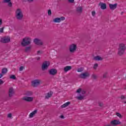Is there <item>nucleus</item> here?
Instances as JSON below:
<instances>
[{
    "label": "nucleus",
    "instance_id": "obj_1",
    "mask_svg": "<svg viewBox=\"0 0 126 126\" xmlns=\"http://www.w3.org/2000/svg\"><path fill=\"white\" fill-rule=\"evenodd\" d=\"M126 44L125 43H120L119 45L118 48V54L119 56H123L124 54H125V52H126Z\"/></svg>",
    "mask_w": 126,
    "mask_h": 126
},
{
    "label": "nucleus",
    "instance_id": "obj_2",
    "mask_svg": "<svg viewBox=\"0 0 126 126\" xmlns=\"http://www.w3.org/2000/svg\"><path fill=\"white\" fill-rule=\"evenodd\" d=\"M15 17L17 20H22L23 19V13L20 9L18 8L16 10Z\"/></svg>",
    "mask_w": 126,
    "mask_h": 126
},
{
    "label": "nucleus",
    "instance_id": "obj_3",
    "mask_svg": "<svg viewBox=\"0 0 126 126\" xmlns=\"http://www.w3.org/2000/svg\"><path fill=\"white\" fill-rule=\"evenodd\" d=\"M31 44V38L29 37H25L23 38L22 42H21L22 46L25 47L28 46Z\"/></svg>",
    "mask_w": 126,
    "mask_h": 126
},
{
    "label": "nucleus",
    "instance_id": "obj_4",
    "mask_svg": "<svg viewBox=\"0 0 126 126\" xmlns=\"http://www.w3.org/2000/svg\"><path fill=\"white\" fill-rule=\"evenodd\" d=\"M49 65H50V63L48 61L44 62L42 65L41 68L42 70L43 71L48 69V67H49Z\"/></svg>",
    "mask_w": 126,
    "mask_h": 126
},
{
    "label": "nucleus",
    "instance_id": "obj_5",
    "mask_svg": "<svg viewBox=\"0 0 126 126\" xmlns=\"http://www.w3.org/2000/svg\"><path fill=\"white\" fill-rule=\"evenodd\" d=\"M79 76L80 78L85 79L87 78V77H89V76H90V74L88 73V72H85L84 73L80 74Z\"/></svg>",
    "mask_w": 126,
    "mask_h": 126
},
{
    "label": "nucleus",
    "instance_id": "obj_6",
    "mask_svg": "<svg viewBox=\"0 0 126 126\" xmlns=\"http://www.w3.org/2000/svg\"><path fill=\"white\" fill-rule=\"evenodd\" d=\"M34 99V97L31 96H24L22 98V100L26 101V102H32Z\"/></svg>",
    "mask_w": 126,
    "mask_h": 126
},
{
    "label": "nucleus",
    "instance_id": "obj_7",
    "mask_svg": "<svg viewBox=\"0 0 126 126\" xmlns=\"http://www.w3.org/2000/svg\"><path fill=\"white\" fill-rule=\"evenodd\" d=\"M69 50L70 53H74L75 51H76V45L72 44L70 45Z\"/></svg>",
    "mask_w": 126,
    "mask_h": 126
},
{
    "label": "nucleus",
    "instance_id": "obj_8",
    "mask_svg": "<svg viewBox=\"0 0 126 126\" xmlns=\"http://www.w3.org/2000/svg\"><path fill=\"white\" fill-rule=\"evenodd\" d=\"M10 41V38L9 36H5L1 39V43H8Z\"/></svg>",
    "mask_w": 126,
    "mask_h": 126
},
{
    "label": "nucleus",
    "instance_id": "obj_9",
    "mask_svg": "<svg viewBox=\"0 0 126 126\" xmlns=\"http://www.w3.org/2000/svg\"><path fill=\"white\" fill-rule=\"evenodd\" d=\"M65 19V18L64 17H62L61 18H56L53 20V22H55V23H59L61 22V21H63Z\"/></svg>",
    "mask_w": 126,
    "mask_h": 126
},
{
    "label": "nucleus",
    "instance_id": "obj_10",
    "mask_svg": "<svg viewBox=\"0 0 126 126\" xmlns=\"http://www.w3.org/2000/svg\"><path fill=\"white\" fill-rule=\"evenodd\" d=\"M33 42L35 45H37L38 46H42V45H43V42L42 40L38 38L34 39Z\"/></svg>",
    "mask_w": 126,
    "mask_h": 126
},
{
    "label": "nucleus",
    "instance_id": "obj_11",
    "mask_svg": "<svg viewBox=\"0 0 126 126\" xmlns=\"http://www.w3.org/2000/svg\"><path fill=\"white\" fill-rule=\"evenodd\" d=\"M32 86L33 87H37L38 85H40V80H35L32 82Z\"/></svg>",
    "mask_w": 126,
    "mask_h": 126
},
{
    "label": "nucleus",
    "instance_id": "obj_12",
    "mask_svg": "<svg viewBox=\"0 0 126 126\" xmlns=\"http://www.w3.org/2000/svg\"><path fill=\"white\" fill-rule=\"evenodd\" d=\"M110 124L112 125V126H118L119 125H121L122 123L120 121V120H114L110 122Z\"/></svg>",
    "mask_w": 126,
    "mask_h": 126
},
{
    "label": "nucleus",
    "instance_id": "obj_13",
    "mask_svg": "<svg viewBox=\"0 0 126 126\" xmlns=\"http://www.w3.org/2000/svg\"><path fill=\"white\" fill-rule=\"evenodd\" d=\"M109 8L111 10H115L117 7H118V4L117 3H115L114 4H109Z\"/></svg>",
    "mask_w": 126,
    "mask_h": 126
},
{
    "label": "nucleus",
    "instance_id": "obj_14",
    "mask_svg": "<svg viewBox=\"0 0 126 126\" xmlns=\"http://www.w3.org/2000/svg\"><path fill=\"white\" fill-rule=\"evenodd\" d=\"M58 71L56 69H51L49 70V73L50 75H55L57 74Z\"/></svg>",
    "mask_w": 126,
    "mask_h": 126
},
{
    "label": "nucleus",
    "instance_id": "obj_15",
    "mask_svg": "<svg viewBox=\"0 0 126 126\" xmlns=\"http://www.w3.org/2000/svg\"><path fill=\"white\" fill-rule=\"evenodd\" d=\"M98 5H99V6H100V8L101 9H106V8H107V5L105 3L100 2L98 3Z\"/></svg>",
    "mask_w": 126,
    "mask_h": 126
},
{
    "label": "nucleus",
    "instance_id": "obj_16",
    "mask_svg": "<svg viewBox=\"0 0 126 126\" xmlns=\"http://www.w3.org/2000/svg\"><path fill=\"white\" fill-rule=\"evenodd\" d=\"M3 2H4V3H8L7 5L9 7H11L12 6V2H11V0H3Z\"/></svg>",
    "mask_w": 126,
    "mask_h": 126
},
{
    "label": "nucleus",
    "instance_id": "obj_17",
    "mask_svg": "<svg viewBox=\"0 0 126 126\" xmlns=\"http://www.w3.org/2000/svg\"><path fill=\"white\" fill-rule=\"evenodd\" d=\"M76 11L77 13H79V14H81L83 11V8L81 6H78L76 9Z\"/></svg>",
    "mask_w": 126,
    "mask_h": 126
},
{
    "label": "nucleus",
    "instance_id": "obj_18",
    "mask_svg": "<svg viewBox=\"0 0 126 126\" xmlns=\"http://www.w3.org/2000/svg\"><path fill=\"white\" fill-rule=\"evenodd\" d=\"M14 92L13 91V88H10L9 90V97H11L13 96Z\"/></svg>",
    "mask_w": 126,
    "mask_h": 126
},
{
    "label": "nucleus",
    "instance_id": "obj_19",
    "mask_svg": "<svg viewBox=\"0 0 126 126\" xmlns=\"http://www.w3.org/2000/svg\"><path fill=\"white\" fill-rule=\"evenodd\" d=\"M70 104V102L68 101L65 103L64 104H63V105H62L61 106V108L62 109H63V108H66V107H67Z\"/></svg>",
    "mask_w": 126,
    "mask_h": 126
},
{
    "label": "nucleus",
    "instance_id": "obj_20",
    "mask_svg": "<svg viewBox=\"0 0 126 126\" xmlns=\"http://www.w3.org/2000/svg\"><path fill=\"white\" fill-rule=\"evenodd\" d=\"M94 61H103V58L100 56H97L94 57Z\"/></svg>",
    "mask_w": 126,
    "mask_h": 126
},
{
    "label": "nucleus",
    "instance_id": "obj_21",
    "mask_svg": "<svg viewBox=\"0 0 126 126\" xmlns=\"http://www.w3.org/2000/svg\"><path fill=\"white\" fill-rule=\"evenodd\" d=\"M71 69V66H66L64 68V71L65 72H67L68 70H70Z\"/></svg>",
    "mask_w": 126,
    "mask_h": 126
},
{
    "label": "nucleus",
    "instance_id": "obj_22",
    "mask_svg": "<svg viewBox=\"0 0 126 126\" xmlns=\"http://www.w3.org/2000/svg\"><path fill=\"white\" fill-rule=\"evenodd\" d=\"M52 95H53V92H50L48 93L45 96V98L49 99V98H51V97H52Z\"/></svg>",
    "mask_w": 126,
    "mask_h": 126
},
{
    "label": "nucleus",
    "instance_id": "obj_23",
    "mask_svg": "<svg viewBox=\"0 0 126 126\" xmlns=\"http://www.w3.org/2000/svg\"><path fill=\"white\" fill-rule=\"evenodd\" d=\"M76 98L79 101H81L84 99V95H81V94H80L79 96H76Z\"/></svg>",
    "mask_w": 126,
    "mask_h": 126
},
{
    "label": "nucleus",
    "instance_id": "obj_24",
    "mask_svg": "<svg viewBox=\"0 0 126 126\" xmlns=\"http://www.w3.org/2000/svg\"><path fill=\"white\" fill-rule=\"evenodd\" d=\"M25 95L26 96H32V95H33V93H32V92L28 91L25 94Z\"/></svg>",
    "mask_w": 126,
    "mask_h": 126
},
{
    "label": "nucleus",
    "instance_id": "obj_25",
    "mask_svg": "<svg viewBox=\"0 0 126 126\" xmlns=\"http://www.w3.org/2000/svg\"><path fill=\"white\" fill-rule=\"evenodd\" d=\"M6 72H7V68H3L2 69L1 73L4 75V74H6Z\"/></svg>",
    "mask_w": 126,
    "mask_h": 126
},
{
    "label": "nucleus",
    "instance_id": "obj_26",
    "mask_svg": "<svg viewBox=\"0 0 126 126\" xmlns=\"http://www.w3.org/2000/svg\"><path fill=\"white\" fill-rule=\"evenodd\" d=\"M92 79L96 80L97 79V78H98V76H97V75L93 74V75H92Z\"/></svg>",
    "mask_w": 126,
    "mask_h": 126
},
{
    "label": "nucleus",
    "instance_id": "obj_27",
    "mask_svg": "<svg viewBox=\"0 0 126 126\" xmlns=\"http://www.w3.org/2000/svg\"><path fill=\"white\" fill-rule=\"evenodd\" d=\"M116 116H117V117L120 118V119H122V118H123V116H122V114L120 113L117 112L116 113Z\"/></svg>",
    "mask_w": 126,
    "mask_h": 126
},
{
    "label": "nucleus",
    "instance_id": "obj_28",
    "mask_svg": "<svg viewBox=\"0 0 126 126\" xmlns=\"http://www.w3.org/2000/svg\"><path fill=\"white\" fill-rule=\"evenodd\" d=\"M31 50V46L27 47L25 49V52L27 53V52H29Z\"/></svg>",
    "mask_w": 126,
    "mask_h": 126
},
{
    "label": "nucleus",
    "instance_id": "obj_29",
    "mask_svg": "<svg viewBox=\"0 0 126 126\" xmlns=\"http://www.w3.org/2000/svg\"><path fill=\"white\" fill-rule=\"evenodd\" d=\"M11 79H16V77L14 75H12L10 76Z\"/></svg>",
    "mask_w": 126,
    "mask_h": 126
},
{
    "label": "nucleus",
    "instance_id": "obj_30",
    "mask_svg": "<svg viewBox=\"0 0 126 126\" xmlns=\"http://www.w3.org/2000/svg\"><path fill=\"white\" fill-rule=\"evenodd\" d=\"M78 72H81V71H83V68H79L77 70Z\"/></svg>",
    "mask_w": 126,
    "mask_h": 126
},
{
    "label": "nucleus",
    "instance_id": "obj_31",
    "mask_svg": "<svg viewBox=\"0 0 126 126\" xmlns=\"http://www.w3.org/2000/svg\"><path fill=\"white\" fill-rule=\"evenodd\" d=\"M82 89H81V88H79L78 89L77 91H76V93H80L81 92Z\"/></svg>",
    "mask_w": 126,
    "mask_h": 126
},
{
    "label": "nucleus",
    "instance_id": "obj_32",
    "mask_svg": "<svg viewBox=\"0 0 126 126\" xmlns=\"http://www.w3.org/2000/svg\"><path fill=\"white\" fill-rule=\"evenodd\" d=\"M3 29H4V27H2L0 28V33H3Z\"/></svg>",
    "mask_w": 126,
    "mask_h": 126
},
{
    "label": "nucleus",
    "instance_id": "obj_33",
    "mask_svg": "<svg viewBox=\"0 0 126 126\" xmlns=\"http://www.w3.org/2000/svg\"><path fill=\"white\" fill-rule=\"evenodd\" d=\"M34 114L33 113V112L31 113L30 114V117L33 118V117H34Z\"/></svg>",
    "mask_w": 126,
    "mask_h": 126
},
{
    "label": "nucleus",
    "instance_id": "obj_34",
    "mask_svg": "<svg viewBox=\"0 0 126 126\" xmlns=\"http://www.w3.org/2000/svg\"><path fill=\"white\" fill-rule=\"evenodd\" d=\"M97 67H98V64L97 63L94 64V69H96V68H97Z\"/></svg>",
    "mask_w": 126,
    "mask_h": 126
},
{
    "label": "nucleus",
    "instance_id": "obj_35",
    "mask_svg": "<svg viewBox=\"0 0 126 126\" xmlns=\"http://www.w3.org/2000/svg\"><path fill=\"white\" fill-rule=\"evenodd\" d=\"M24 69V67L21 66L19 68V70L20 71H22V70H23Z\"/></svg>",
    "mask_w": 126,
    "mask_h": 126
},
{
    "label": "nucleus",
    "instance_id": "obj_36",
    "mask_svg": "<svg viewBox=\"0 0 126 126\" xmlns=\"http://www.w3.org/2000/svg\"><path fill=\"white\" fill-rule=\"evenodd\" d=\"M92 14L93 16H94L96 15V12H95V11H93L92 12Z\"/></svg>",
    "mask_w": 126,
    "mask_h": 126
},
{
    "label": "nucleus",
    "instance_id": "obj_37",
    "mask_svg": "<svg viewBox=\"0 0 126 126\" xmlns=\"http://www.w3.org/2000/svg\"><path fill=\"white\" fill-rule=\"evenodd\" d=\"M7 117L8 118H11L12 117V114H11V113H9L8 114Z\"/></svg>",
    "mask_w": 126,
    "mask_h": 126
},
{
    "label": "nucleus",
    "instance_id": "obj_38",
    "mask_svg": "<svg viewBox=\"0 0 126 126\" xmlns=\"http://www.w3.org/2000/svg\"><path fill=\"white\" fill-rule=\"evenodd\" d=\"M81 92L82 94H83V95H84V94H85V93H86V92L84 90H82Z\"/></svg>",
    "mask_w": 126,
    "mask_h": 126
},
{
    "label": "nucleus",
    "instance_id": "obj_39",
    "mask_svg": "<svg viewBox=\"0 0 126 126\" xmlns=\"http://www.w3.org/2000/svg\"><path fill=\"white\" fill-rule=\"evenodd\" d=\"M52 14V11L51 10H48V15H51Z\"/></svg>",
    "mask_w": 126,
    "mask_h": 126
},
{
    "label": "nucleus",
    "instance_id": "obj_40",
    "mask_svg": "<svg viewBox=\"0 0 126 126\" xmlns=\"http://www.w3.org/2000/svg\"><path fill=\"white\" fill-rule=\"evenodd\" d=\"M69 2H71V3H72L74 2V0H68Z\"/></svg>",
    "mask_w": 126,
    "mask_h": 126
},
{
    "label": "nucleus",
    "instance_id": "obj_41",
    "mask_svg": "<svg viewBox=\"0 0 126 126\" xmlns=\"http://www.w3.org/2000/svg\"><path fill=\"white\" fill-rule=\"evenodd\" d=\"M2 84H3V81L0 79V85H1Z\"/></svg>",
    "mask_w": 126,
    "mask_h": 126
},
{
    "label": "nucleus",
    "instance_id": "obj_42",
    "mask_svg": "<svg viewBox=\"0 0 126 126\" xmlns=\"http://www.w3.org/2000/svg\"><path fill=\"white\" fill-rule=\"evenodd\" d=\"M37 110H35L34 111H33L32 112V113L34 114V115H36V114H37Z\"/></svg>",
    "mask_w": 126,
    "mask_h": 126
},
{
    "label": "nucleus",
    "instance_id": "obj_43",
    "mask_svg": "<svg viewBox=\"0 0 126 126\" xmlns=\"http://www.w3.org/2000/svg\"><path fill=\"white\" fill-rule=\"evenodd\" d=\"M106 77H107V73L103 74V78H106Z\"/></svg>",
    "mask_w": 126,
    "mask_h": 126
},
{
    "label": "nucleus",
    "instance_id": "obj_44",
    "mask_svg": "<svg viewBox=\"0 0 126 126\" xmlns=\"http://www.w3.org/2000/svg\"><path fill=\"white\" fill-rule=\"evenodd\" d=\"M121 99H126V96L125 95H121Z\"/></svg>",
    "mask_w": 126,
    "mask_h": 126
},
{
    "label": "nucleus",
    "instance_id": "obj_45",
    "mask_svg": "<svg viewBox=\"0 0 126 126\" xmlns=\"http://www.w3.org/2000/svg\"><path fill=\"white\" fill-rule=\"evenodd\" d=\"M99 106L100 107H103V103H101V102L99 103Z\"/></svg>",
    "mask_w": 126,
    "mask_h": 126
},
{
    "label": "nucleus",
    "instance_id": "obj_46",
    "mask_svg": "<svg viewBox=\"0 0 126 126\" xmlns=\"http://www.w3.org/2000/svg\"><path fill=\"white\" fill-rule=\"evenodd\" d=\"M40 54H42V51H37V55H40Z\"/></svg>",
    "mask_w": 126,
    "mask_h": 126
},
{
    "label": "nucleus",
    "instance_id": "obj_47",
    "mask_svg": "<svg viewBox=\"0 0 126 126\" xmlns=\"http://www.w3.org/2000/svg\"><path fill=\"white\" fill-rule=\"evenodd\" d=\"M2 24V20L1 19H0V25H1Z\"/></svg>",
    "mask_w": 126,
    "mask_h": 126
},
{
    "label": "nucleus",
    "instance_id": "obj_48",
    "mask_svg": "<svg viewBox=\"0 0 126 126\" xmlns=\"http://www.w3.org/2000/svg\"><path fill=\"white\" fill-rule=\"evenodd\" d=\"M60 118H61V119H64V116H63V115H61L60 116Z\"/></svg>",
    "mask_w": 126,
    "mask_h": 126
},
{
    "label": "nucleus",
    "instance_id": "obj_49",
    "mask_svg": "<svg viewBox=\"0 0 126 126\" xmlns=\"http://www.w3.org/2000/svg\"><path fill=\"white\" fill-rule=\"evenodd\" d=\"M2 76H3V75L2 73L0 74V78H1V77H2Z\"/></svg>",
    "mask_w": 126,
    "mask_h": 126
},
{
    "label": "nucleus",
    "instance_id": "obj_50",
    "mask_svg": "<svg viewBox=\"0 0 126 126\" xmlns=\"http://www.w3.org/2000/svg\"><path fill=\"white\" fill-rule=\"evenodd\" d=\"M105 126H113V125H112V124H111L109 125H106Z\"/></svg>",
    "mask_w": 126,
    "mask_h": 126
},
{
    "label": "nucleus",
    "instance_id": "obj_51",
    "mask_svg": "<svg viewBox=\"0 0 126 126\" xmlns=\"http://www.w3.org/2000/svg\"><path fill=\"white\" fill-rule=\"evenodd\" d=\"M33 0H28V1H29V2H32V1H33Z\"/></svg>",
    "mask_w": 126,
    "mask_h": 126
},
{
    "label": "nucleus",
    "instance_id": "obj_52",
    "mask_svg": "<svg viewBox=\"0 0 126 126\" xmlns=\"http://www.w3.org/2000/svg\"><path fill=\"white\" fill-rule=\"evenodd\" d=\"M41 58H40V57H37V61H40V59Z\"/></svg>",
    "mask_w": 126,
    "mask_h": 126
},
{
    "label": "nucleus",
    "instance_id": "obj_53",
    "mask_svg": "<svg viewBox=\"0 0 126 126\" xmlns=\"http://www.w3.org/2000/svg\"><path fill=\"white\" fill-rule=\"evenodd\" d=\"M124 104H126V101H125V102H124Z\"/></svg>",
    "mask_w": 126,
    "mask_h": 126
},
{
    "label": "nucleus",
    "instance_id": "obj_54",
    "mask_svg": "<svg viewBox=\"0 0 126 126\" xmlns=\"http://www.w3.org/2000/svg\"><path fill=\"white\" fill-rule=\"evenodd\" d=\"M123 13H124V12H122L121 13V14H123Z\"/></svg>",
    "mask_w": 126,
    "mask_h": 126
}]
</instances>
